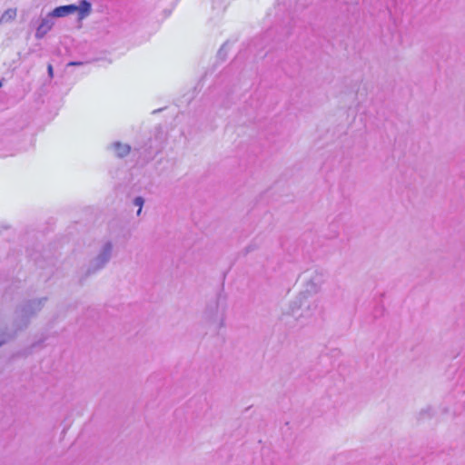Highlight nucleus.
<instances>
[{
    "label": "nucleus",
    "mask_w": 465,
    "mask_h": 465,
    "mask_svg": "<svg viewBox=\"0 0 465 465\" xmlns=\"http://www.w3.org/2000/svg\"><path fill=\"white\" fill-rule=\"evenodd\" d=\"M251 248L250 247H247L246 248V252H250Z\"/></svg>",
    "instance_id": "obj_15"
},
{
    "label": "nucleus",
    "mask_w": 465,
    "mask_h": 465,
    "mask_svg": "<svg viewBox=\"0 0 465 465\" xmlns=\"http://www.w3.org/2000/svg\"><path fill=\"white\" fill-rule=\"evenodd\" d=\"M305 303V295H300L296 301L293 302V304L296 307H302Z\"/></svg>",
    "instance_id": "obj_11"
},
{
    "label": "nucleus",
    "mask_w": 465,
    "mask_h": 465,
    "mask_svg": "<svg viewBox=\"0 0 465 465\" xmlns=\"http://www.w3.org/2000/svg\"><path fill=\"white\" fill-rule=\"evenodd\" d=\"M70 15L77 14V18L82 21L92 13V5L87 0H80L78 4L69 5Z\"/></svg>",
    "instance_id": "obj_5"
},
{
    "label": "nucleus",
    "mask_w": 465,
    "mask_h": 465,
    "mask_svg": "<svg viewBox=\"0 0 465 465\" xmlns=\"http://www.w3.org/2000/svg\"><path fill=\"white\" fill-rule=\"evenodd\" d=\"M108 150L115 156L123 158L130 153L131 146L128 143L114 142L108 145Z\"/></svg>",
    "instance_id": "obj_6"
},
{
    "label": "nucleus",
    "mask_w": 465,
    "mask_h": 465,
    "mask_svg": "<svg viewBox=\"0 0 465 465\" xmlns=\"http://www.w3.org/2000/svg\"><path fill=\"white\" fill-rule=\"evenodd\" d=\"M47 301L46 297L27 300L20 303L15 310L12 328L17 333L26 329L33 317L43 309Z\"/></svg>",
    "instance_id": "obj_1"
},
{
    "label": "nucleus",
    "mask_w": 465,
    "mask_h": 465,
    "mask_svg": "<svg viewBox=\"0 0 465 465\" xmlns=\"http://www.w3.org/2000/svg\"><path fill=\"white\" fill-rule=\"evenodd\" d=\"M2 86V83L0 82V87Z\"/></svg>",
    "instance_id": "obj_16"
},
{
    "label": "nucleus",
    "mask_w": 465,
    "mask_h": 465,
    "mask_svg": "<svg viewBox=\"0 0 465 465\" xmlns=\"http://www.w3.org/2000/svg\"><path fill=\"white\" fill-rule=\"evenodd\" d=\"M76 64H80V63L71 62L68 64V65H76Z\"/></svg>",
    "instance_id": "obj_14"
},
{
    "label": "nucleus",
    "mask_w": 465,
    "mask_h": 465,
    "mask_svg": "<svg viewBox=\"0 0 465 465\" xmlns=\"http://www.w3.org/2000/svg\"><path fill=\"white\" fill-rule=\"evenodd\" d=\"M134 205L138 206L139 209L136 213L137 216H139L142 213V208L144 203V199L142 196H137L133 201Z\"/></svg>",
    "instance_id": "obj_10"
},
{
    "label": "nucleus",
    "mask_w": 465,
    "mask_h": 465,
    "mask_svg": "<svg viewBox=\"0 0 465 465\" xmlns=\"http://www.w3.org/2000/svg\"><path fill=\"white\" fill-rule=\"evenodd\" d=\"M203 318L205 322L213 325L216 329H220L224 324L223 313L220 312L218 299L209 302L203 313Z\"/></svg>",
    "instance_id": "obj_3"
},
{
    "label": "nucleus",
    "mask_w": 465,
    "mask_h": 465,
    "mask_svg": "<svg viewBox=\"0 0 465 465\" xmlns=\"http://www.w3.org/2000/svg\"><path fill=\"white\" fill-rule=\"evenodd\" d=\"M318 308V302L316 300L308 302L307 309L311 312H314Z\"/></svg>",
    "instance_id": "obj_12"
},
{
    "label": "nucleus",
    "mask_w": 465,
    "mask_h": 465,
    "mask_svg": "<svg viewBox=\"0 0 465 465\" xmlns=\"http://www.w3.org/2000/svg\"><path fill=\"white\" fill-rule=\"evenodd\" d=\"M17 16V8L9 7L0 15V25L8 24L15 20Z\"/></svg>",
    "instance_id": "obj_7"
},
{
    "label": "nucleus",
    "mask_w": 465,
    "mask_h": 465,
    "mask_svg": "<svg viewBox=\"0 0 465 465\" xmlns=\"http://www.w3.org/2000/svg\"><path fill=\"white\" fill-rule=\"evenodd\" d=\"M50 13L55 19L68 16L70 15L69 5L55 7Z\"/></svg>",
    "instance_id": "obj_8"
},
{
    "label": "nucleus",
    "mask_w": 465,
    "mask_h": 465,
    "mask_svg": "<svg viewBox=\"0 0 465 465\" xmlns=\"http://www.w3.org/2000/svg\"><path fill=\"white\" fill-rule=\"evenodd\" d=\"M47 71H48L49 76L52 78L54 76V72H53V66L51 64H49L47 66Z\"/></svg>",
    "instance_id": "obj_13"
},
{
    "label": "nucleus",
    "mask_w": 465,
    "mask_h": 465,
    "mask_svg": "<svg viewBox=\"0 0 465 465\" xmlns=\"http://www.w3.org/2000/svg\"><path fill=\"white\" fill-rule=\"evenodd\" d=\"M16 334L13 328L10 331H0V347L14 339Z\"/></svg>",
    "instance_id": "obj_9"
},
{
    "label": "nucleus",
    "mask_w": 465,
    "mask_h": 465,
    "mask_svg": "<svg viewBox=\"0 0 465 465\" xmlns=\"http://www.w3.org/2000/svg\"><path fill=\"white\" fill-rule=\"evenodd\" d=\"M113 250L114 245L112 242L107 241L105 242L98 254L90 261L89 265L87 269L85 270L84 273L80 279V282H83L84 280H86L89 276L96 273L100 270L105 267V265L109 262V261L112 258L113 255Z\"/></svg>",
    "instance_id": "obj_2"
},
{
    "label": "nucleus",
    "mask_w": 465,
    "mask_h": 465,
    "mask_svg": "<svg viewBox=\"0 0 465 465\" xmlns=\"http://www.w3.org/2000/svg\"><path fill=\"white\" fill-rule=\"evenodd\" d=\"M55 18L49 12L39 19L35 29V36L36 39H43L54 26Z\"/></svg>",
    "instance_id": "obj_4"
}]
</instances>
